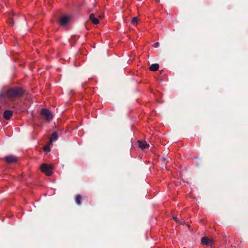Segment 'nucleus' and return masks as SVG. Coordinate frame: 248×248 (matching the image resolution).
I'll return each instance as SVG.
<instances>
[{
    "label": "nucleus",
    "instance_id": "f257e3e1",
    "mask_svg": "<svg viewBox=\"0 0 248 248\" xmlns=\"http://www.w3.org/2000/svg\"><path fill=\"white\" fill-rule=\"evenodd\" d=\"M25 92L20 87H16L9 89L5 93H0V98L7 96L9 98H19L24 94Z\"/></svg>",
    "mask_w": 248,
    "mask_h": 248
},
{
    "label": "nucleus",
    "instance_id": "f03ea898",
    "mask_svg": "<svg viewBox=\"0 0 248 248\" xmlns=\"http://www.w3.org/2000/svg\"><path fill=\"white\" fill-rule=\"evenodd\" d=\"M41 118L47 123H49L53 119V114L46 108H42L40 111Z\"/></svg>",
    "mask_w": 248,
    "mask_h": 248
},
{
    "label": "nucleus",
    "instance_id": "7ed1b4c3",
    "mask_svg": "<svg viewBox=\"0 0 248 248\" xmlns=\"http://www.w3.org/2000/svg\"><path fill=\"white\" fill-rule=\"evenodd\" d=\"M40 169L46 176H50L52 174V167L50 165L43 163L40 166Z\"/></svg>",
    "mask_w": 248,
    "mask_h": 248
},
{
    "label": "nucleus",
    "instance_id": "20e7f679",
    "mask_svg": "<svg viewBox=\"0 0 248 248\" xmlns=\"http://www.w3.org/2000/svg\"><path fill=\"white\" fill-rule=\"evenodd\" d=\"M70 20V18L68 16H63L61 17L59 21V24L62 26L66 25Z\"/></svg>",
    "mask_w": 248,
    "mask_h": 248
},
{
    "label": "nucleus",
    "instance_id": "39448f33",
    "mask_svg": "<svg viewBox=\"0 0 248 248\" xmlns=\"http://www.w3.org/2000/svg\"><path fill=\"white\" fill-rule=\"evenodd\" d=\"M4 160L7 163H12L17 162V158L16 156L11 155L5 156L4 157Z\"/></svg>",
    "mask_w": 248,
    "mask_h": 248
},
{
    "label": "nucleus",
    "instance_id": "423d86ee",
    "mask_svg": "<svg viewBox=\"0 0 248 248\" xmlns=\"http://www.w3.org/2000/svg\"><path fill=\"white\" fill-rule=\"evenodd\" d=\"M201 242L204 245H207V246H209V245H212V243H213V241L212 240H211V239H210L209 238H208L207 237H203L202 239H201Z\"/></svg>",
    "mask_w": 248,
    "mask_h": 248
},
{
    "label": "nucleus",
    "instance_id": "0eeeda50",
    "mask_svg": "<svg viewBox=\"0 0 248 248\" xmlns=\"http://www.w3.org/2000/svg\"><path fill=\"white\" fill-rule=\"evenodd\" d=\"M13 114V113L12 111L6 110L4 111L3 114V117L6 120H9L10 118L12 116Z\"/></svg>",
    "mask_w": 248,
    "mask_h": 248
},
{
    "label": "nucleus",
    "instance_id": "6e6552de",
    "mask_svg": "<svg viewBox=\"0 0 248 248\" xmlns=\"http://www.w3.org/2000/svg\"><path fill=\"white\" fill-rule=\"evenodd\" d=\"M138 142L139 147L142 149L147 148L149 147V144H148L145 141L138 140Z\"/></svg>",
    "mask_w": 248,
    "mask_h": 248
},
{
    "label": "nucleus",
    "instance_id": "1a4fd4ad",
    "mask_svg": "<svg viewBox=\"0 0 248 248\" xmlns=\"http://www.w3.org/2000/svg\"><path fill=\"white\" fill-rule=\"evenodd\" d=\"M89 18L93 22V23L95 25L98 24L99 23V20L94 17L93 14L90 15Z\"/></svg>",
    "mask_w": 248,
    "mask_h": 248
},
{
    "label": "nucleus",
    "instance_id": "9d476101",
    "mask_svg": "<svg viewBox=\"0 0 248 248\" xmlns=\"http://www.w3.org/2000/svg\"><path fill=\"white\" fill-rule=\"evenodd\" d=\"M58 138V134L56 132L52 133L49 140L50 143H52L53 141L56 140Z\"/></svg>",
    "mask_w": 248,
    "mask_h": 248
},
{
    "label": "nucleus",
    "instance_id": "9b49d317",
    "mask_svg": "<svg viewBox=\"0 0 248 248\" xmlns=\"http://www.w3.org/2000/svg\"><path fill=\"white\" fill-rule=\"evenodd\" d=\"M159 65L157 63L152 64L149 67V69L152 71H155L158 70Z\"/></svg>",
    "mask_w": 248,
    "mask_h": 248
},
{
    "label": "nucleus",
    "instance_id": "f8f14e48",
    "mask_svg": "<svg viewBox=\"0 0 248 248\" xmlns=\"http://www.w3.org/2000/svg\"><path fill=\"white\" fill-rule=\"evenodd\" d=\"M81 197L79 194H77L76 196L75 202L77 204L80 205L81 204Z\"/></svg>",
    "mask_w": 248,
    "mask_h": 248
},
{
    "label": "nucleus",
    "instance_id": "ddd939ff",
    "mask_svg": "<svg viewBox=\"0 0 248 248\" xmlns=\"http://www.w3.org/2000/svg\"><path fill=\"white\" fill-rule=\"evenodd\" d=\"M138 17L135 16L132 18L131 23L133 25H136L138 23Z\"/></svg>",
    "mask_w": 248,
    "mask_h": 248
},
{
    "label": "nucleus",
    "instance_id": "4468645a",
    "mask_svg": "<svg viewBox=\"0 0 248 248\" xmlns=\"http://www.w3.org/2000/svg\"><path fill=\"white\" fill-rule=\"evenodd\" d=\"M8 23L9 24V25H10L11 26L14 25V21H13V20L12 19H10L8 21Z\"/></svg>",
    "mask_w": 248,
    "mask_h": 248
},
{
    "label": "nucleus",
    "instance_id": "2eb2a0df",
    "mask_svg": "<svg viewBox=\"0 0 248 248\" xmlns=\"http://www.w3.org/2000/svg\"><path fill=\"white\" fill-rule=\"evenodd\" d=\"M44 149L46 152H49L50 150V149L48 146H45Z\"/></svg>",
    "mask_w": 248,
    "mask_h": 248
},
{
    "label": "nucleus",
    "instance_id": "dca6fc26",
    "mask_svg": "<svg viewBox=\"0 0 248 248\" xmlns=\"http://www.w3.org/2000/svg\"><path fill=\"white\" fill-rule=\"evenodd\" d=\"M158 45H159V43L156 42L154 44L153 46L155 47H157L158 46Z\"/></svg>",
    "mask_w": 248,
    "mask_h": 248
},
{
    "label": "nucleus",
    "instance_id": "f3484780",
    "mask_svg": "<svg viewBox=\"0 0 248 248\" xmlns=\"http://www.w3.org/2000/svg\"><path fill=\"white\" fill-rule=\"evenodd\" d=\"M173 219H174L175 221H176V222H178V218H177L176 217H173Z\"/></svg>",
    "mask_w": 248,
    "mask_h": 248
},
{
    "label": "nucleus",
    "instance_id": "a211bd4d",
    "mask_svg": "<svg viewBox=\"0 0 248 248\" xmlns=\"http://www.w3.org/2000/svg\"><path fill=\"white\" fill-rule=\"evenodd\" d=\"M162 160H163V161H166V158H165V157H163V158H162Z\"/></svg>",
    "mask_w": 248,
    "mask_h": 248
},
{
    "label": "nucleus",
    "instance_id": "6ab92c4d",
    "mask_svg": "<svg viewBox=\"0 0 248 248\" xmlns=\"http://www.w3.org/2000/svg\"><path fill=\"white\" fill-rule=\"evenodd\" d=\"M103 16H99V17L100 18H103Z\"/></svg>",
    "mask_w": 248,
    "mask_h": 248
},
{
    "label": "nucleus",
    "instance_id": "aec40b11",
    "mask_svg": "<svg viewBox=\"0 0 248 248\" xmlns=\"http://www.w3.org/2000/svg\"><path fill=\"white\" fill-rule=\"evenodd\" d=\"M163 72V70H161V71H160V73H162Z\"/></svg>",
    "mask_w": 248,
    "mask_h": 248
},
{
    "label": "nucleus",
    "instance_id": "412c9836",
    "mask_svg": "<svg viewBox=\"0 0 248 248\" xmlns=\"http://www.w3.org/2000/svg\"><path fill=\"white\" fill-rule=\"evenodd\" d=\"M158 2H159V0H156Z\"/></svg>",
    "mask_w": 248,
    "mask_h": 248
}]
</instances>
